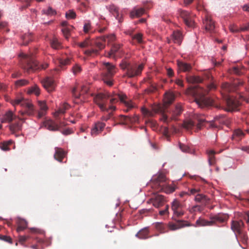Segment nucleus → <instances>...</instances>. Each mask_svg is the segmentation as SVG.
<instances>
[{
  "mask_svg": "<svg viewBox=\"0 0 249 249\" xmlns=\"http://www.w3.org/2000/svg\"><path fill=\"white\" fill-rule=\"evenodd\" d=\"M77 45L81 48L88 47L89 46L93 47L92 41L89 40V38H86L85 40L82 42L77 43Z\"/></svg>",
  "mask_w": 249,
  "mask_h": 249,
  "instance_id": "nucleus-37",
  "label": "nucleus"
},
{
  "mask_svg": "<svg viewBox=\"0 0 249 249\" xmlns=\"http://www.w3.org/2000/svg\"><path fill=\"white\" fill-rule=\"evenodd\" d=\"M215 152L213 150H207V154L208 156V161L210 165H213L216 162L215 158L214 155Z\"/></svg>",
  "mask_w": 249,
  "mask_h": 249,
  "instance_id": "nucleus-31",
  "label": "nucleus"
},
{
  "mask_svg": "<svg viewBox=\"0 0 249 249\" xmlns=\"http://www.w3.org/2000/svg\"><path fill=\"white\" fill-rule=\"evenodd\" d=\"M72 28V27H63V29H62V32L63 33V35L65 38L67 39H68L70 35V31L71 28Z\"/></svg>",
  "mask_w": 249,
  "mask_h": 249,
  "instance_id": "nucleus-47",
  "label": "nucleus"
},
{
  "mask_svg": "<svg viewBox=\"0 0 249 249\" xmlns=\"http://www.w3.org/2000/svg\"><path fill=\"white\" fill-rule=\"evenodd\" d=\"M148 234L149 230L148 228H145L140 231L136 236L140 239H144L149 237Z\"/></svg>",
  "mask_w": 249,
  "mask_h": 249,
  "instance_id": "nucleus-34",
  "label": "nucleus"
},
{
  "mask_svg": "<svg viewBox=\"0 0 249 249\" xmlns=\"http://www.w3.org/2000/svg\"><path fill=\"white\" fill-rule=\"evenodd\" d=\"M106 37V39H107L108 41V44H113V42L116 40V36L114 34H111L108 36H107Z\"/></svg>",
  "mask_w": 249,
  "mask_h": 249,
  "instance_id": "nucleus-50",
  "label": "nucleus"
},
{
  "mask_svg": "<svg viewBox=\"0 0 249 249\" xmlns=\"http://www.w3.org/2000/svg\"><path fill=\"white\" fill-rule=\"evenodd\" d=\"M12 142L11 141L3 142L0 144V147L3 151H8L10 149L9 145Z\"/></svg>",
  "mask_w": 249,
  "mask_h": 249,
  "instance_id": "nucleus-49",
  "label": "nucleus"
},
{
  "mask_svg": "<svg viewBox=\"0 0 249 249\" xmlns=\"http://www.w3.org/2000/svg\"><path fill=\"white\" fill-rule=\"evenodd\" d=\"M139 116L136 115H135L132 117L129 116V123L133 124L137 123L139 121Z\"/></svg>",
  "mask_w": 249,
  "mask_h": 249,
  "instance_id": "nucleus-58",
  "label": "nucleus"
},
{
  "mask_svg": "<svg viewBox=\"0 0 249 249\" xmlns=\"http://www.w3.org/2000/svg\"><path fill=\"white\" fill-rule=\"evenodd\" d=\"M42 13L47 16H53L56 14V11L51 7H49L46 9H43Z\"/></svg>",
  "mask_w": 249,
  "mask_h": 249,
  "instance_id": "nucleus-41",
  "label": "nucleus"
},
{
  "mask_svg": "<svg viewBox=\"0 0 249 249\" xmlns=\"http://www.w3.org/2000/svg\"><path fill=\"white\" fill-rule=\"evenodd\" d=\"M106 124L104 123L98 122L95 123L91 129V135L93 137L96 136L103 130Z\"/></svg>",
  "mask_w": 249,
  "mask_h": 249,
  "instance_id": "nucleus-17",
  "label": "nucleus"
},
{
  "mask_svg": "<svg viewBox=\"0 0 249 249\" xmlns=\"http://www.w3.org/2000/svg\"><path fill=\"white\" fill-rule=\"evenodd\" d=\"M195 200L199 203H208L209 199L206 196L198 193L196 196Z\"/></svg>",
  "mask_w": 249,
  "mask_h": 249,
  "instance_id": "nucleus-35",
  "label": "nucleus"
},
{
  "mask_svg": "<svg viewBox=\"0 0 249 249\" xmlns=\"http://www.w3.org/2000/svg\"><path fill=\"white\" fill-rule=\"evenodd\" d=\"M176 221H177V223H174L172 222L169 223L168 227L170 230L174 231L181 228L184 226L189 225L188 224H184V223H187L186 221L177 220V218H176Z\"/></svg>",
  "mask_w": 249,
  "mask_h": 249,
  "instance_id": "nucleus-23",
  "label": "nucleus"
},
{
  "mask_svg": "<svg viewBox=\"0 0 249 249\" xmlns=\"http://www.w3.org/2000/svg\"><path fill=\"white\" fill-rule=\"evenodd\" d=\"M91 28V24L90 22H86L84 24L83 31L85 33H88Z\"/></svg>",
  "mask_w": 249,
  "mask_h": 249,
  "instance_id": "nucleus-59",
  "label": "nucleus"
},
{
  "mask_svg": "<svg viewBox=\"0 0 249 249\" xmlns=\"http://www.w3.org/2000/svg\"><path fill=\"white\" fill-rule=\"evenodd\" d=\"M61 132L64 135H68L73 133L72 129L70 128H67L61 131Z\"/></svg>",
  "mask_w": 249,
  "mask_h": 249,
  "instance_id": "nucleus-64",
  "label": "nucleus"
},
{
  "mask_svg": "<svg viewBox=\"0 0 249 249\" xmlns=\"http://www.w3.org/2000/svg\"><path fill=\"white\" fill-rule=\"evenodd\" d=\"M66 155V152L61 148L55 147L54 159L59 162H62L64 158Z\"/></svg>",
  "mask_w": 249,
  "mask_h": 249,
  "instance_id": "nucleus-26",
  "label": "nucleus"
},
{
  "mask_svg": "<svg viewBox=\"0 0 249 249\" xmlns=\"http://www.w3.org/2000/svg\"><path fill=\"white\" fill-rule=\"evenodd\" d=\"M19 57L20 58V61L21 67L28 72L37 70H44L48 67V63H45L39 64V63L33 58L23 53H20Z\"/></svg>",
  "mask_w": 249,
  "mask_h": 249,
  "instance_id": "nucleus-3",
  "label": "nucleus"
},
{
  "mask_svg": "<svg viewBox=\"0 0 249 249\" xmlns=\"http://www.w3.org/2000/svg\"><path fill=\"white\" fill-rule=\"evenodd\" d=\"M51 45L52 47L54 49H59L61 48L60 42L56 38H54L51 40Z\"/></svg>",
  "mask_w": 249,
  "mask_h": 249,
  "instance_id": "nucleus-42",
  "label": "nucleus"
},
{
  "mask_svg": "<svg viewBox=\"0 0 249 249\" xmlns=\"http://www.w3.org/2000/svg\"><path fill=\"white\" fill-rule=\"evenodd\" d=\"M44 126L50 131H59V126L58 124L52 120H47L44 122Z\"/></svg>",
  "mask_w": 249,
  "mask_h": 249,
  "instance_id": "nucleus-24",
  "label": "nucleus"
},
{
  "mask_svg": "<svg viewBox=\"0 0 249 249\" xmlns=\"http://www.w3.org/2000/svg\"><path fill=\"white\" fill-rule=\"evenodd\" d=\"M187 80L189 83H198L202 82V79L199 77L190 76L187 78Z\"/></svg>",
  "mask_w": 249,
  "mask_h": 249,
  "instance_id": "nucleus-44",
  "label": "nucleus"
},
{
  "mask_svg": "<svg viewBox=\"0 0 249 249\" xmlns=\"http://www.w3.org/2000/svg\"><path fill=\"white\" fill-rule=\"evenodd\" d=\"M215 89V85L212 83L207 86V89L199 87L194 90L195 101L199 107L204 108L213 105V100L206 97V95L209 90Z\"/></svg>",
  "mask_w": 249,
  "mask_h": 249,
  "instance_id": "nucleus-2",
  "label": "nucleus"
},
{
  "mask_svg": "<svg viewBox=\"0 0 249 249\" xmlns=\"http://www.w3.org/2000/svg\"><path fill=\"white\" fill-rule=\"evenodd\" d=\"M41 83L44 88L48 92H52L54 90L56 84L52 78L47 77L41 81Z\"/></svg>",
  "mask_w": 249,
  "mask_h": 249,
  "instance_id": "nucleus-15",
  "label": "nucleus"
},
{
  "mask_svg": "<svg viewBox=\"0 0 249 249\" xmlns=\"http://www.w3.org/2000/svg\"><path fill=\"white\" fill-rule=\"evenodd\" d=\"M103 80L107 85L111 86L113 85L111 78L116 72V68L114 65L109 62L103 63Z\"/></svg>",
  "mask_w": 249,
  "mask_h": 249,
  "instance_id": "nucleus-7",
  "label": "nucleus"
},
{
  "mask_svg": "<svg viewBox=\"0 0 249 249\" xmlns=\"http://www.w3.org/2000/svg\"><path fill=\"white\" fill-rule=\"evenodd\" d=\"M229 216L227 214L224 213H218L217 214L211 216L210 217V220L213 221V225H215L216 222L219 223H224L228 220Z\"/></svg>",
  "mask_w": 249,
  "mask_h": 249,
  "instance_id": "nucleus-21",
  "label": "nucleus"
},
{
  "mask_svg": "<svg viewBox=\"0 0 249 249\" xmlns=\"http://www.w3.org/2000/svg\"><path fill=\"white\" fill-rule=\"evenodd\" d=\"M106 37L102 36L97 38L93 42V47L95 46L98 49L92 48L90 50H86L84 53L87 56L94 57L99 54V51L105 47Z\"/></svg>",
  "mask_w": 249,
  "mask_h": 249,
  "instance_id": "nucleus-9",
  "label": "nucleus"
},
{
  "mask_svg": "<svg viewBox=\"0 0 249 249\" xmlns=\"http://www.w3.org/2000/svg\"><path fill=\"white\" fill-rule=\"evenodd\" d=\"M38 106L40 108V111L38 113V117L40 118L45 115L46 112L48 110V107L44 101H38Z\"/></svg>",
  "mask_w": 249,
  "mask_h": 249,
  "instance_id": "nucleus-29",
  "label": "nucleus"
},
{
  "mask_svg": "<svg viewBox=\"0 0 249 249\" xmlns=\"http://www.w3.org/2000/svg\"><path fill=\"white\" fill-rule=\"evenodd\" d=\"M203 24L206 31L210 33L213 32L215 29V24L210 16H206L205 19L203 21Z\"/></svg>",
  "mask_w": 249,
  "mask_h": 249,
  "instance_id": "nucleus-16",
  "label": "nucleus"
},
{
  "mask_svg": "<svg viewBox=\"0 0 249 249\" xmlns=\"http://www.w3.org/2000/svg\"><path fill=\"white\" fill-rule=\"evenodd\" d=\"M66 17L67 18H74L76 17V14L73 11H69V13L66 14Z\"/></svg>",
  "mask_w": 249,
  "mask_h": 249,
  "instance_id": "nucleus-61",
  "label": "nucleus"
},
{
  "mask_svg": "<svg viewBox=\"0 0 249 249\" xmlns=\"http://www.w3.org/2000/svg\"><path fill=\"white\" fill-rule=\"evenodd\" d=\"M226 103L227 107L225 108V110L228 111L238 110V107L241 104L238 100L230 97H226Z\"/></svg>",
  "mask_w": 249,
  "mask_h": 249,
  "instance_id": "nucleus-12",
  "label": "nucleus"
},
{
  "mask_svg": "<svg viewBox=\"0 0 249 249\" xmlns=\"http://www.w3.org/2000/svg\"><path fill=\"white\" fill-rule=\"evenodd\" d=\"M18 118L11 111H7L3 115L2 118V123H11L13 121L15 120Z\"/></svg>",
  "mask_w": 249,
  "mask_h": 249,
  "instance_id": "nucleus-25",
  "label": "nucleus"
},
{
  "mask_svg": "<svg viewBox=\"0 0 249 249\" xmlns=\"http://www.w3.org/2000/svg\"><path fill=\"white\" fill-rule=\"evenodd\" d=\"M17 224L18 225V227L17 229L18 232L23 231L27 227V222L26 221L20 218H18V219Z\"/></svg>",
  "mask_w": 249,
  "mask_h": 249,
  "instance_id": "nucleus-32",
  "label": "nucleus"
},
{
  "mask_svg": "<svg viewBox=\"0 0 249 249\" xmlns=\"http://www.w3.org/2000/svg\"><path fill=\"white\" fill-rule=\"evenodd\" d=\"M144 13V9L142 8L134 9L130 12V17L134 18L135 17H139L142 16Z\"/></svg>",
  "mask_w": 249,
  "mask_h": 249,
  "instance_id": "nucleus-36",
  "label": "nucleus"
},
{
  "mask_svg": "<svg viewBox=\"0 0 249 249\" xmlns=\"http://www.w3.org/2000/svg\"><path fill=\"white\" fill-rule=\"evenodd\" d=\"M120 67L123 70H126V75L129 78H132L140 75L143 69V64L138 66L132 65L125 60L122 61L120 64Z\"/></svg>",
  "mask_w": 249,
  "mask_h": 249,
  "instance_id": "nucleus-5",
  "label": "nucleus"
},
{
  "mask_svg": "<svg viewBox=\"0 0 249 249\" xmlns=\"http://www.w3.org/2000/svg\"><path fill=\"white\" fill-rule=\"evenodd\" d=\"M182 40V34L178 31H174L172 36L171 39H168V43H170L171 41L174 42L175 43H177L178 45H180Z\"/></svg>",
  "mask_w": 249,
  "mask_h": 249,
  "instance_id": "nucleus-20",
  "label": "nucleus"
},
{
  "mask_svg": "<svg viewBox=\"0 0 249 249\" xmlns=\"http://www.w3.org/2000/svg\"><path fill=\"white\" fill-rule=\"evenodd\" d=\"M196 226L203 227V226H211L213 225V222L211 220L210 221L207 220L204 218L199 217L196 222Z\"/></svg>",
  "mask_w": 249,
  "mask_h": 249,
  "instance_id": "nucleus-27",
  "label": "nucleus"
},
{
  "mask_svg": "<svg viewBox=\"0 0 249 249\" xmlns=\"http://www.w3.org/2000/svg\"><path fill=\"white\" fill-rule=\"evenodd\" d=\"M244 223L241 220H232L231 222V229L236 236H237V234H242V231L244 230Z\"/></svg>",
  "mask_w": 249,
  "mask_h": 249,
  "instance_id": "nucleus-13",
  "label": "nucleus"
},
{
  "mask_svg": "<svg viewBox=\"0 0 249 249\" xmlns=\"http://www.w3.org/2000/svg\"><path fill=\"white\" fill-rule=\"evenodd\" d=\"M179 17L183 19L185 24L189 27L195 26V21L192 18L191 14L184 10L179 9L178 11Z\"/></svg>",
  "mask_w": 249,
  "mask_h": 249,
  "instance_id": "nucleus-11",
  "label": "nucleus"
},
{
  "mask_svg": "<svg viewBox=\"0 0 249 249\" xmlns=\"http://www.w3.org/2000/svg\"><path fill=\"white\" fill-rule=\"evenodd\" d=\"M203 210L202 207L200 205H196L193 206L190 211L191 213H195L196 212H201Z\"/></svg>",
  "mask_w": 249,
  "mask_h": 249,
  "instance_id": "nucleus-51",
  "label": "nucleus"
},
{
  "mask_svg": "<svg viewBox=\"0 0 249 249\" xmlns=\"http://www.w3.org/2000/svg\"><path fill=\"white\" fill-rule=\"evenodd\" d=\"M70 59L69 58H61L59 60V63L61 66H65L69 64Z\"/></svg>",
  "mask_w": 249,
  "mask_h": 249,
  "instance_id": "nucleus-55",
  "label": "nucleus"
},
{
  "mask_svg": "<svg viewBox=\"0 0 249 249\" xmlns=\"http://www.w3.org/2000/svg\"><path fill=\"white\" fill-rule=\"evenodd\" d=\"M119 123L118 124H115L114 125L117 124H129V116H125L123 115H121L119 117Z\"/></svg>",
  "mask_w": 249,
  "mask_h": 249,
  "instance_id": "nucleus-40",
  "label": "nucleus"
},
{
  "mask_svg": "<svg viewBox=\"0 0 249 249\" xmlns=\"http://www.w3.org/2000/svg\"><path fill=\"white\" fill-rule=\"evenodd\" d=\"M215 121H219L220 123H223L226 120V115L220 114L214 117Z\"/></svg>",
  "mask_w": 249,
  "mask_h": 249,
  "instance_id": "nucleus-54",
  "label": "nucleus"
},
{
  "mask_svg": "<svg viewBox=\"0 0 249 249\" xmlns=\"http://www.w3.org/2000/svg\"><path fill=\"white\" fill-rule=\"evenodd\" d=\"M121 48V45L118 43H113L111 44L110 50L108 52L107 56L109 58H116V53L120 52Z\"/></svg>",
  "mask_w": 249,
  "mask_h": 249,
  "instance_id": "nucleus-22",
  "label": "nucleus"
},
{
  "mask_svg": "<svg viewBox=\"0 0 249 249\" xmlns=\"http://www.w3.org/2000/svg\"><path fill=\"white\" fill-rule=\"evenodd\" d=\"M0 239L6 242L12 243V238L10 236L0 234Z\"/></svg>",
  "mask_w": 249,
  "mask_h": 249,
  "instance_id": "nucleus-60",
  "label": "nucleus"
},
{
  "mask_svg": "<svg viewBox=\"0 0 249 249\" xmlns=\"http://www.w3.org/2000/svg\"><path fill=\"white\" fill-rule=\"evenodd\" d=\"M25 119L20 117H18L14 120V122L12 123L9 126V129L12 133H15L21 130L22 124L24 122Z\"/></svg>",
  "mask_w": 249,
  "mask_h": 249,
  "instance_id": "nucleus-14",
  "label": "nucleus"
},
{
  "mask_svg": "<svg viewBox=\"0 0 249 249\" xmlns=\"http://www.w3.org/2000/svg\"><path fill=\"white\" fill-rule=\"evenodd\" d=\"M175 99V95L173 92L171 91L166 92L163 99L164 108H166V106L171 105L174 102Z\"/></svg>",
  "mask_w": 249,
  "mask_h": 249,
  "instance_id": "nucleus-19",
  "label": "nucleus"
},
{
  "mask_svg": "<svg viewBox=\"0 0 249 249\" xmlns=\"http://www.w3.org/2000/svg\"><path fill=\"white\" fill-rule=\"evenodd\" d=\"M165 176L162 174H160L157 177L152 178V182L153 184L152 187L155 188L157 191H163L166 194H170L175 191V189L173 187L165 186L162 184L165 181Z\"/></svg>",
  "mask_w": 249,
  "mask_h": 249,
  "instance_id": "nucleus-6",
  "label": "nucleus"
},
{
  "mask_svg": "<svg viewBox=\"0 0 249 249\" xmlns=\"http://www.w3.org/2000/svg\"><path fill=\"white\" fill-rule=\"evenodd\" d=\"M205 120L203 118H200L198 120V123L196 124L197 128L200 129L202 125H205Z\"/></svg>",
  "mask_w": 249,
  "mask_h": 249,
  "instance_id": "nucleus-57",
  "label": "nucleus"
},
{
  "mask_svg": "<svg viewBox=\"0 0 249 249\" xmlns=\"http://www.w3.org/2000/svg\"><path fill=\"white\" fill-rule=\"evenodd\" d=\"M150 200L153 204V205L156 208H159L163 206L165 201L164 196L160 195L155 196L151 198Z\"/></svg>",
  "mask_w": 249,
  "mask_h": 249,
  "instance_id": "nucleus-18",
  "label": "nucleus"
},
{
  "mask_svg": "<svg viewBox=\"0 0 249 249\" xmlns=\"http://www.w3.org/2000/svg\"><path fill=\"white\" fill-rule=\"evenodd\" d=\"M179 147L183 152H189L190 149L188 146L182 143H179Z\"/></svg>",
  "mask_w": 249,
  "mask_h": 249,
  "instance_id": "nucleus-62",
  "label": "nucleus"
},
{
  "mask_svg": "<svg viewBox=\"0 0 249 249\" xmlns=\"http://www.w3.org/2000/svg\"><path fill=\"white\" fill-rule=\"evenodd\" d=\"M72 71H73V73L74 74H76L81 71V69L79 66L76 65L73 67Z\"/></svg>",
  "mask_w": 249,
  "mask_h": 249,
  "instance_id": "nucleus-63",
  "label": "nucleus"
},
{
  "mask_svg": "<svg viewBox=\"0 0 249 249\" xmlns=\"http://www.w3.org/2000/svg\"><path fill=\"white\" fill-rule=\"evenodd\" d=\"M11 103L14 106L20 105L21 107L26 108L25 111L20 112L21 116H23L24 114L31 115L34 113V108L33 104L29 101L24 99L22 97H17L15 99L12 100Z\"/></svg>",
  "mask_w": 249,
  "mask_h": 249,
  "instance_id": "nucleus-8",
  "label": "nucleus"
},
{
  "mask_svg": "<svg viewBox=\"0 0 249 249\" xmlns=\"http://www.w3.org/2000/svg\"><path fill=\"white\" fill-rule=\"evenodd\" d=\"M108 9L109 11L114 15V17H115L116 18H118L119 10L118 8L116 6L114 5H111L109 6Z\"/></svg>",
  "mask_w": 249,
  "mask_h": 249,
  "instance_id": "nucleus-43",
  "label": "nucleus"
},
{
  "mask_svg": "<svg viewBox=\"0 0 249 249\" xmlns=\"http://www.w3.org/2000/svg\"><path fill=\"white\" fill-rule=\"evenodd\" d=\"M182 111V107L180 104L177 105L172 110L169 111L166 108H163L160 106L155 109V113L160 114V120L167 124L172 120H177V117L181 114Z\"/></svg>",
  "mask_w": 249,
  "mask_h": 249,
  "instance_id": "nucleus-4",
  "label": "nucleus"
},
{
  "mask_svg": "<svg viewBox=\"0 0 249 249\" xmlns=\"http://www.w3.org/2000/svg\"><path fill=\"white\" fill-rule=\"evenodd\" d=\"M70 108V106L67 103L64 104L62 106L54 113V116L55 118L58 117L59 115L63 114L66 112V111Z\"/></svg>",
  "mask_w": 249,
  "mask_h": 249,
  "instance_id": "nucleus-33",
  "label": "nucleus"
},
{
  "mask_svg": "<svg viewBox=\"0 0 249 249\" xmlns=\"http://www.w3.org/2000/svg\"><path fill=\"white\" fill-rule=\"evenodd\" d=\"M245 135V133H244L241 129H237L235 130L232 135V140H234L236 142L240 141Z\"/></svg>",
  "mask_w": 249,
  "mask_h": 249,
  "instance_id": "nucleus-30",
  "label": "nucleus"
},
{
  "mask_svg": "<svg viewBox=\"0 0 249 249\" xmlns=\"http://www.w3.org/2000/svg\"><path fill=\"white\" fill-rule=\"evenodd\" d=\"M157 229L161 232H165L166 231V226L163 223H157L156 224Z\"/></svg>",
  "mask_w": 249,
  "mask_h": 249,
  "instance_id": "nucleus-52",
  "label": "nucleus"
},
{
  "mask_svg": "<svg viewBox=\"0 0 249 249\" xmlns=\"http://www.w3.org/2000/svg\"><path fill=\"white\" fill-rule=\"evenodd\" d=\"M171 209L174 213L172 218L174 220H176V218L181 217L184 214L183 205L177 199L172 202Z\"/></svg>",
  "mask_w": 249,
  "mask_h": 249,
  "instance_id": "nucleus-10",
  "label": "nucleus"
},
{
  "mask_svg": "<svg viewBox=\"0 0 249 249\" xmlns=\"http://www.w3.org/2000/svg\"><path fill=\"white\" fill-rule=\"evenodd\" d=\"M142 112L143 115L147 116H152L153 115V113L149 110L145 108H142Z\"/></svg>",
  "mask_w": 249,
  "mask_h": 249,
  "instance_id": "nucleus-56",
  "label": "nucleus"
},
{
  "mask_svg": "<svg viewBox=\"0 0 249 249\" xmlns=\"http://www.w3.org/2000/svg\"><path fill=\"white\" fill-rule=\"evenodd\" d=\"M195 125V123L192 120L185 121L183 124V127L189 130L191 129Z\"/></svg>",
  "mask_w": 249,
  "mask_h": 249,
  "instance_id": "nucleus-45",
  "label": "nucleus"
},
{
  "mask_svg": "<svg viewBox=\"0 0 249 249\" xmlns=\"http://www.w3.org/2000/svg\"><path fill=\"white\" fill-rule=\"evenodd\" d=\"M177 64L178 69L182 71L188 72L190 71L192 69L191 65L187 63L180 61H178Z\"/></svg>",
  "mask_w": 249,
  "mask_h": 249,
  "instance_id": "nucleus-28",
  "label": "nucleus"
},
{
  "mask_svg": "<svg viewBox=\"0 0 249 249\" xmlns=\"http://www.w3.org/2000/svg\"><path fill=\"white\" fill-rule=\"evenodd\" d=\"M28 93L29 94H34L38 96L40 94V89L38 86L34 85L33 86L29 88Z\"/></svg>",
  "mask_w": 249,
  "mask_h": 249,
  "instance_id": "nucleus-39",
  "label": "nucleus"
},
{
  "mask_svg": "<svg viewBox=\"0 0 249 249\" xmlns=\"http://www.w3.org/2000/svg\"><path fill=\"white\" fill-rule=\"evenodd\" d=\"M22 39L23 41V45H27L32 40V36L30 34L25 35L23 36Z\"/></svg>",
  "mask_w": 249,
  "mask_h": 249,
  "instance_id": "nucleus-48",
  "label": "nucleus"
},
{
  "mask_svg": "<svg viewBox=\"0 0 249 249\" xmlns=\"http://www.w3.org/2000/svg\"><path fill=\"white\" fill-rule=\"evenodd\" d=\"M28 83L29 81L26 79H20L15 82V85L17 87L26 86Z\"/></svg>",
  "mask_w": 249,
  "mask_h": 249,
  "instance_id": "nucleus-46",
  "label": "nucleus"
},
{
  "mask_svg": "<svg viewBox=\"0 0 249 249\" xmlns=\"http://www.w3.org/2000/svg\"><path fill=\"white\" fill-rule=\"evenodd\" d=\"M126 98L125 95L117 94L113 96L108 92L97 94L94 98L95 103L102 111L108 113L107 115L104 114L102 117L101 120L106 122L111 118L113 115L112 111L116 110V107L113 105L117 103L119 99L127 107V108L124 110L125 111L128 112L132 108L133 105L131 103L126 101Z\"/></svg>",
  "mask_w": 249,
  "mask_h": 249,
  "instance_id": "nucleus-1",
  "label": "nucleus"
},
{
  "mask_svg": "<svg viewBox=\"0 0 249 249\" xmlns=\"http://www.w3.org/2000/svg\"><path fill=\"white\" fill-rule=\"evenodd\" d=\"M142 35L141 33L137 34L132 36V39H135L139 43H142Z\"/></svg>",
  "mask_w": 249,
  "mask_h": 249,
  "instance_id": "nucleus-53",
  "label": "nucleus"
},
{
  "mask_svg": "<svg viewBox=\"0 0 249 249\" xmlns=\"http://www.w3.org/2000/svg\"><path fill=\"white\" fill-rule=\"evenodd\" d=\"M221 89L225 93L230 92L233 90V87L229 83H223L221 85Z\"/></svg>",
  "mask_w": 249,
  "mask_h": 249,
  "instance_id": "nucleus-38",
  "label": "nucleus"
}]
</instances>
